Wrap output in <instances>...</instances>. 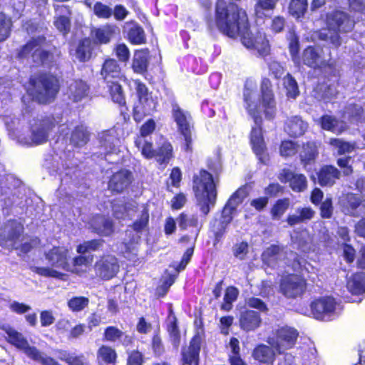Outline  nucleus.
I'll use <instances>...</instances> for the list:
<instances>
[{
    "label": "nucleus",
    "mask_w": 365,
    "mask_h": 365,
    "mask_svg": "<svg viewBox=\"0 0 365 365\" xmlns=\"http://www.w3.org/2000/svg\"><path fill=\"white\" fill-rule=\"evenodd\" d=\"M302 61L311 68H319L334 77L339 74V71L331 60L330 54L325 56L323 50L319 47L309 46L305 48L302 53Z\"/></svg>",
    "instance_id": "nucleus-7"
},
{
    "label": "nucleus",
    "mask_w": 365,
    "mask_h": 365,
    "mask_svg": "<svg viewBox=\"0 0 365 365\" xmlns=\"http://www.w3.org/2000/svg\"><path fill=\"white\" fill-rule=\"evenodd\" d=\"M103 241L101 240H93L84 242L77 247V252L84 254L88 252H93L100 250L103 247Z\"/></svg>",
    "instance_id": "nucleus-60"
},
{
    "label": "nucleus",
    "mask_w": 365,
    "mask_h": 365,
    "mask_svg": "<svg viewBox=\"0 0 365 365\" xmlns=\"http://www.w3.org/2000/svg\"><path fill=\"white\" fill-rule=\"evenodd\" d=\"M173 117L177 124L178 130L184 137L185 141V150H190L191 133L192 128V119L189 112L181 109L178 105L173 106Z\"/></svg>",
    "instance_id": "nucleus-16"
},
{
    "label": "nucleus",
    "mask_w": 365,
    "mask_h": 365,
    "mask_svg": "<svg viewBox=\"0 0 365 365\" xmlns=\"http://www.w3.org/2000/svg\"><path fill=\"white\" fill-rule=\"evenodd\" d=\"M307 128V123L298 116H293L287 120L285 131L293 137H297L303 135Z\"/></svg>",
    "instance_id": "nucleus-33"
},
{
    "label": "nucleus",
    "mask_w": 365,
    "mask_h": 365,
    "mask_svg": "<svg viewBox=\"0 0 365 365\" xmlns=\"http://www.w3.org/2000/svg\"><path fill=\"white\" fill-rule=\"evenodd\" d=\"M354 26V22L348 15L341 11H335L327 15V29L320 31L319 38L322 40L330 41L335 47L341 44L339 32H349Z\"/></svg>",
    "instance_id": "nucleus-4"
},
{
    "label": "nucleus",
    "mask_w": 365,
    "mask_h": 365,
    "mask_svg": "<svg viewBox=\"0 0 365 365\" xmlns=\"http://www.w3.org/2000/svg\"><path fill=\"white\" fill-rule=\"evenodd\" d=\"M307 289L306 280L297 274H288L282 277L279 292L285 297L296 299L304 294Z\"/></svg>",
    "instance_id": "nucleus-15"
},
{
    "label": "nucleus",
    "mask_w": 365,
    "mask_h": 365,
    "mask_svg": "<svg viewBox=\"0 0 365 365\" xmlns=\"http://www.w3.org/2000/svg\"><path fill=\"white\" fill-rule=\"evenodd\" d=\"M273 349L267 345L260 344L254 349L252 356L259 362L264 364L272 363L275 356V352Z\"/></svg>",
    "instance_id": "nucleus-37"
},
{
    "label": "nucleus",
    "mask_w": 365,
    "mask_h": 365,
    "mask_svg": "<svg viewBox=\"0 0 365 365\" xmlns=\"http://www.w3.org/2000/svg\"><path fill=\"white\" fill-rule=\"evenodd\" d=\"M133 180L132 173L127 170H121L114 173L110 178L108 187L112 191L120 192L128 187Z\"/></svg>",
    "instance_id": "nucleus-24"
},
{
    "label": "nucleus",
    "mask_w": 365,
    "mask_h": 365,
    "mask_svg": "<svg viewBox=\"0 0 365 365\" xmlns=\"http://www.w3.org/2000/svg\"><path fill=\"white\" fill-rule=\"evenodd\" d=\"M4 331L7 334V341L14 346L18 349L21 350L29 359L31 357L37 348L30 346L26 338L22 333L19 332L15 329L6 326L3 327Z\"/></svg>",
    "instance_id": "nucleus-19"
},
{
    "label": "nucleus",
    "mask_w": 365,
    "mask_h": 365,
    "mask_svg": "<svg viewBox=\"0 0 365 365\" xmlns=\"http://www.w3.org/2000/svg\"><path fill=\"white\" fill-rule=\"evenodd\" d=\"M137 207L134 201L128 202L122 206L113 205V214L116 218L125 219L126 217H131L132 212Z\"/></svg>",
    "instance_id": "nucleus-47"
},
{
    "label": "nucleus",
    "mask_w": 365,
    "mask_h": 365,
    "mask_svg": "<svg viewBox=\"0 0 365 365\" xmlns=\"http://www.w3.org/2000/svg\"><path fill=\"white\" fill-rule=\"evenodd\" d=\"M45 40V38L41 36L33 38L22 47L19 53V56L21 58L31 56L32 61L36 64L48 63L51 58V54L43 48Z\"/></svg>",
    "instance_id": "nucleus-13"
},
{
    "label": "nucleus",
    "mask_w": 365,
    "mask_h": 365,
    "mask_svg": "<svg viewBox=\"0 0 365 365\" xmlns=\"http://www.w3.org/2000/svg\"><path fill=\"white\" fill-rule=\"evenodd\" d=\"M31 88L28 92L34 100L41 103H46L53 101L59 91L58 79L48 74H43L36 78L30 80Z\"/></svg>",
    "instance_id": "nucleus-6"
},
{
    "label": "nucleus",
    "mask_w": 365,
    "mask_h": 365,
    "mask_svg": "<svg viewBox=\"0 0 365 365\" xmlns=\"http://www.w3.org/2000/svg\"><path fill=\"white\" fill-rule=\"evenodd\" d=\"M92 257L89 256H78L73 259V264L70 265V272L77 274H82L86 268L91 264Z\"/></svg>",
    "instance_id": "nucleus-42"
},
{
    "label": "nucleus",
    "mask_w": 365,
    "mask_h": 365,
    "mask_svg": "<svg viewBox=\"0 0 365 365\" xmlns=\"http://www.w3.org/2000/svg\"><path fill=\"white\" fill-rule=\"evenodd\" d=\"M101 74L107 84L112 81H119L121 77V70L115 60L108 58L103 64Z\"/></svg>",
    "instance_id": "nucleus-28"
},
{
    "label": "nucleus",
    "mask_w": 365,
    "mask_h": 365,
    "mask_svg": "<svg viewBox=\"0 0 365 365\" xmlns=\"http://www.w3.org/2000/svg\"><path fill=\"white\" fill-rule=\"evenodd\" d=\"M272 84L269 79L264 78L261 84V103L258 98L257 86L251 82H247L243 91L245 108L255 121L250 133V143L252 149L259 161L266 163L268 156L265 153V145L262 133L260 115L262 108L265 117L272 119L276 113V103L271 88Z\"/></svg>",
    "instance_id": "nucleus-2"
},
{
    "label": "nucleus",
    "mask_w": 365,
    "mask_h": 365,
    "mask_svg": "<svg viewBox=\"0 0 365 365\" xmlns=\"http://www.w3.org/2000/svg\"><path fill=\"white\" fill-rule=\"evenodd\" d=\"M362 108L360 105L349 103L344 113V118L350 121H359L362 120Z\"/></svg>",
    "instance_id": "nucleus-49"
},
{
    "label": "nucleus",
    "mask_w": 365,
    "mask_h": 365,
    "mask_svg": "<svg viewBox=\"0 0 365 365\" xmlns=\"http://www.w3.org/2000/svg\"><path fill=\"white\" fill-rule=\"evenodd\" d=\"M167 330L169 334L170 341L175 349H178L180 344V333L178 329L177 319L170 314L168 318Z\"/></svg>",
    "instance_id": "nucleus-40"
},
{
    "label": "nucleus",
    "mask_w": 365,
    "mask_h": 365,
    "mask_svg": "<svg viewBox=\"0 0 365 365\" xmlns=\"http://www.w3.org/2000/svg\"><path fill=\"white\" fill-rule=\"evenodd\" d=\"M346 287L352 294H361L365 292V273L357 272L347 280Z\"/></svg>",
    "instance_id": "nucleus-34"
},
{
    "label": "nucleus",
    "mask_w": 365,
    "mask_h": 365,
    "mask_svg": "<svg viewBox=\"0 0 365 365\" xmlns=\"http://www.w3.org/2000/svg\"><path fill=\"white\" fill-rule=\"evenodd\" d=\"M314 214L315 212L311 207H298L295 213L288 216L287 221L289 225L293 226L310 220Z\"/></svg>",
    "instance_id": "nucleus-35"
},
{
    "label": "nucleus",
    "mask_w": 365,
    "mask_h": 365,
    "mask_svg": "<svg viewBox=\"0 0 365 365\" xmlns=\"http://www.w3.org/2000/svg\"><path fill=\"white\" fill-rule=\"evenodd\" d=\"M93 12L100 19H107L113 15V9L101 2H96L93 6Z\"/></svg>",
    "instance_id": "nucleus-64"
},
{
    "label": "nucleus",
    "mask_w": 365,
    "mask_h": 365,
    "mask_svg": "<svg viewBox=\"0 0 365 365\" xmlns=\"http://www.w3.org/2000/svg\"><path fill=\"white\" fill-rule=\"evenodd\" d=\"M89 299L85 297H74L70 299L68 302V307L72 312H78L83 310L88 307Z\"/></svg>",
    "instance_id": "nucleus-59"
},
{
    "label": "nucleus",
    "mask_w": 365,
    "mask_h": 365,
    "mask_svg": "<svg viewBox=\"0 0 365 365\" xmlns=\"http://www.w3.org/2000/svg\"><path fill=\"white\" fill-rule=\"evenodd\" d=\"M317 152V146L314 143H308L304 145L303 150L300 153L302 161L307 165L314 160Z\"/></svg>",
    "instance_id": "nucleus-56"
},
{
    "label": "nucleus",
    "mask_w": 365,
    "mask_h": 365,
    "mask_svg": "<svg viewBox=\"0 0 365 365\" xmlns=\"http://www.w3.org/2000/svg\"><path fill=\"white\" fill-rule=\"evenodd\" d=\"M58 359L66 361L68 365H89L87 359L83 354L76 355L73 353L61 351H59Z\"/></svg>",
    "instance_id": "nucleus-45"
},
{
    "label": "nucleus",
    "mask_w": 365,
    "mask_h": 365,
    "mask_svg": "<svg viewBox=\"0 0 365 365\" xmlns=\"http://www.w3.org/2000/svg\"><path fill=\"white\" fill-rule=\"evenodd\" d=\"M342 309L340 303L331 297H320L311 304L313 317L321 321H331L336 318Z\"/></svg>",
    "instance_id": "nucleus-9"
},
{
    "label": "nucleus",
    "mask_w": 365,
    "mask_h": 365,
    "mask_svg": "<svg viewBox=\"0 0 365 365\" xmlns=\"http://www.w3.org/2000/svg\"><path fill=\"white\" fill-rule=\"evenodd\" d=\"M216 25L219 30L229 37L240 36L242 44L247 48L256 50L262 56L269 53L270 46L264 33H253L249 30L245 11L235 4L218 1L215 9Z\"/></svg>",
    "instance_id": "nucleus-1"
},
{
    "label": "nucleus",
    "mask_w": 365,
    "mask_h": 365,
    "mask_svg": "<svg viewBox=\"0 0 365 365\" xmlns=\"http://www.w3.org/2000/svg\"><path fill=\"white\" fill-rule=\"evenodd\" d=\"M94 232L103 236H108L113 232L112 222L103 216L96 215L90 222Z\"/></svg>",
    "instance_id": "nucleus-30"
},
{
    "label": "nucleus",
    "mask_w": 365,
    "mask_h": 365,
    "mask_svg": "<svg viewBox=\"0 0 365 365\" xmlns=\"http://www.w3.org/2000/svg\"><path fill=\"white\" fill-rule=\"evenodd\" d=\"M140 216L133 225V230L135 233H133V231L128 230L126 235L129 237L131 236V239L127 242H124V256L129 260H135L137 257L138 247L137 244L140 240L139 232H142L148 225L149 220V211L148 209L143 205L141 207Z\"/></svg>",
    "instance_id": "nucleus-10"
},
{
    "label": "nucleus",
    "mask_w": 365,
    "mask_h": 365,
    "mask_svg": "<svg viewBox=\"0 0 365 365\" xmlns=\"http://www.w3.org/2000/svg\"><path fill=\"white\" fill-rule=\"evenodd\" d=\"M179 227L182 230H187L190 227L197 228L199 227L198 218L194 215L182 213L178 218Z\"/></svg>",
    "instance_id": "nucleus-52"
},
{
    "label": "nucleus",
    "mask_w": 365,
    "mask_h": 365,
    "mask_svg": "<svg viewBox=\"0 0 365 365\" xmlns=\"http://www.w3.org/2000/svg\"><path fill=\"white\" fill-rule=\"evenodd\" d=\"M340 172L334 166L323 167L318 175L319 182L323 186H331L339 179Z\"/></svg>",
    "instance_id": "nucleus-32"
},
{
    "label": "nucleus",
    "mask_w": 365,
    "mask_h": 365,
    "mask_svg": "<svg viewBox=\"0 0 365 365\" xmlns=\"http://www.w3.org/2000/svg\"><path fill=\"white\" fill-rule=\"evenodd\" d=\"M238 294L239 292L237 288L234 287H227L221 309L224 311H230L232 307V303L237 299Z\"/></svg>",
    "instance_id": "nucleus-53"
},
{
    "label": "nucleus",
    "mask_w": 365,
    "mask_h": 365,
    "mask_svg": "<svg viewBox=\"0 0 365 365\" xmlns=\"http://www.w3.org/2000/svg\"><path fill=\"white\" fill-rule=\"evenodd\" d=\"M148 56V51L144 50L138 51L135 53L133 61V68L135 72L142 73L146 71Z\"/></svg>",
    "instance_id": "nucleus-44"
},
{
    "label": "nucleus",
    "mask_w": 365,
    "mask_h": 365,
    "mask_svg": "<svg viewBox=\"0 0 365 365\" xmlns=\"http://www.w3.org/2000/svg\"><path fill=\"white\" fill-rule=\"evenodd\" d=\"M116 357L115 351L108 346L103 345L97 351V361L99 365H113Z\"/></svg>",
    "instance_id": "nucleus-38"
},
{
    "label": "nucleus",
    "mask_w": 365,
    "mask_h": 365,
    "mask_svg": "<svg viewBox=\"0 0 365 365\" xmlns=\"http://www.w3.org/2000/svg\"><path fill=\"white\" fill-rule=\"evenodd\" d=\"M200 346L201 337L199 334H195L190 341L189 346L182 349V365H198Z\"/></svg>",
    "instance_id": "nucleus-21"
},
{
    "label": "nucleus",
    "mask_w": 365,
    "mask_h": 365,
    "mask_svg": "<svg viewBox=\"0 0 365 365\" xmlns=\"http://www.w3.org/2000/svg\"><path fill=\"white\" fill-rule=\"evenodd\" d=\"M289 48L290 55L292 58L293 61L296 64H299L300 62V59L298 56L299 51V38L294 32H290L289 35Z\"/></svg>",
    "instance_id": "nucleus-58"
},
{
    "label": "nucleus",
    "mask_w": 365,
    "mask_h": 365,
    "mask_svg": "<svg viewBox=\"0 0 365 365\" xmlns=\"http://www.w3.org/2000/svg\"><path fill=\"white\" fill-rule=\"evenodd\" d=\"M173 157V146L165 138L161 137L158 143L155 150L156 160L160 164L168 163Z\"/></svg>",
    "instance_id": "nucleus-31"
},
{
    "label": "nucleus",
    "mask_w": 365,
    "mask_h": 365,
    "mask_svg": "<svg viewBox=\"0 0 365 365\" xmlns=\"http://www.w3.org/2000/svg\"><path fill=\"white\" fill-rule=\"evenodd\" d=\"M290 201L288 198L278 200L271 210V215L274 220H279L289 208Z\"/></svg>",
    "instance_id": "nucleus-54"
},
{
    "label": "nucleus",
    "mask_w": 365,
    "mask_h": 365,
    "mask_svg": "<svg viewBox=\"0 0 365 365\" xmlns=\"http://www.w3.org/2000/svg\"><path fill=\"white\" fill-rule=\"evenodd\" d=\"M88 140V133L83 125L77 126L71 134V141L76 146H83Z\"/></svg>",
    "instance_id": "nucleus-46"
},
{
    "label": "nucleus",
    "mask_w": 365,
    "mask_h": 365,
    "mask_svg": "<svg viewBox=\"0 0 365 365\" xmlns=\"http://www.w3.org/2000/svg\"><path fill=\"white\" fill-rule=\"evenodd\" d=\"M235 210L227 204L224 207L220 221L216 222V225L213 226V231L217 240H220L224 235L227 227L232 220Z\"/></svg>",
    "instance_id": "nucleus-27"
},
{
    "label": "nucleus",
    "mask_w": 365,
    "mask_h": 365,
    "mask_svg": "<svg viewBox=\"0 0 365 365\" xmlns=\"http://www.w3.org/2000/svg\"><path fill=\"white\" fill-rule=\"evenodd\" d=\"M31 359L41 364V365H60L55 359L48 356L38 349L33 353Z\"/></svg>",
    "instance_id": "nucleus-63"
},
{
    "label": "nucleus",
    "mask_w": 365,
    "mask_h": 365,
    "mask_svg": "<svg viewBox=\"0 0 365 365\" xmlns=\"http://www.w3.org/2000/svg\"><path fill=\"white\" fill-rule=\"evenodd\" d=\"M34 272L39 275L48 277H53L62 280H66L67 275L66 274L59 272L58 271L49 267H34Z\"/></svg>",
    "instance_id": "nucleus-61"
},
{
    "label": "nucleus",
    "mask_w": 365,
    "mask_h": 365,
    "mask_svg": "<svg viewBox=\"0 0 365 365\" xmlns=\"http://www.w3.org/2000/svg\"><path fill=\"white\" fill-rule=\"evenodd\" d=\"M135 145L144 158L147 159L155 158V150L153 148L152 143L148 141L146 138L137 137L135 140Z\"/></svg>",
    "instance_id": "nucleus-43"
},
{
    "label": "nucleus",
    "mask_w": 365,
    "mask_h": 365,
    "mask_svg": "<svg viewBox=\"0 0 365 365\" xmlns=\"http://www.w3.org/2000/svg\"><path fill=\"white\" fill-rule=\"evenodd\" d=\"M100 143L106 155L119 151L120 139L115 129L103 132L100 137Z\"/></svg>",
    "instance_id": "nucleus-25"
},
{
    "label": "nucleus",
    "mask_w": 365,
    "mask_h": 365,
    "mask_svg": "<svg viewBox=\"0 0 365 365\" xmlns=\"http://www.w3.org/2000/svg\"><path fill=\"white\" fill-rule=\"evenodd\" d=\"M255 13L257 18L262 19L273 11L278 0H255Z\"/></svg>",
    "instance_id": "nucleus-39"
},
{
    "label": "nucleus",
    "mask_w": 365,
    "mask_h": 365,
    "mask_svg": "<svg viewBox=\"0 0 365 365\" xmlns=\"http://www.w3.org/2000/svg\"><path fill=\"white\" fill-rule=\"evenodd\" d=\"M58 120L59 117L56 118L53 115H46L34 119V122L31 124V137L24 143L34 145L46 143L50 132L58 123Z\"/></svg>",
    "instance_id": "nucleus-8"
},
{
    "label": "nucleus",
    "mask_w": 365,
    "mask_h": 365,
    "mask_svg": "<svg viewBox=\"0 0 365 365\" xmlns=\"http://www.w3.org/2000/svg\"><path fill=\"white\" fill-rule=\"evenodd\" d=\"M297 336L298 332L296 329L282 327L273 329L267 337V342L276 352L281 354L294 345Z\"/></svg>",
    "instance_id": "nucleus-11"
},
{
    "label": "nucleus",
    "mask_w": 365,
    "mask_h": 365,
    "mask_svg": "<svg viewBox=\"0 0 365 365\" xmlns=\"http://www.w3.org/2000/svg\"><path fill=\"white\" fill-rule=\"evenodd\" d=\"M118 31V27L113 25H105L93 31L96 38L101 43H107L113 35Z\"/></svg>",
    "instance_id": "nucleus-41"
},
{
    "label": "nucleus",
    "mask_w": 365,
    "mask_h": 365,
    "mask_svg": "<svg viewBox=\"0 0 365 365\" xmlns=\"http://www.w3.org/2000/svg\"><path fill=\"white\" fill-rule=\"evenodd\" d=\"M113 101L119 105L125 104V98L118 81H112L107 84Z\"/></svg>",
    "instance_id": "nucleus-50"
},
{
    "label": "nucleus",
    "mask_w": 365,
    "mask_h": 365,
    "mask_svg": "<svg viewBox=\"0 0 365 365\" xmlns=\"http://www.w3.org/2000/svg\"><path fill=\"white\" fill-rule=\"evenodd\" d=\"M46 259L52 266L70 270V264L68 262V250L65 247H54L46 253Z\"/></svg>",
    "instance_id": "nucleus-22"
},
{
    "label": "nucleus",
    "mask_w": 365,
    "mask_h": 365,
    "mask_svg": "<svg viewBox=\"0 0 365 365\" xmlns=\"http://www.w3.org/2000/svg\"><path fill=\"white\" fill-rule=\"evenodd\" d=\"M279 179L282 182H288L289 187L294 192H303L307 187V178L302 174L296 173L290 170H282L279 175Z\"/></svg>",
    "instance_id": "nucleus-20"
},
{
    "label": "nucleus",
    "mask_w": 365,
    "mask_h": 365,
    "mask_svg": "<svg viewBox=\"0 0 365 365\" xmlns=\"http://www.w3.org/2000/svg\"><path fill=\"white\" fill-rule=\"evenodd\" d=\"M23 225L17 220H9L4 226L0 233V245L11 250L17 247L23 232Z\"/></svg>",
    "instance_id": "nucleus-17"
},
{
    "label": "nucleus",
    "mask_w": 365,
    "mask_h": 365,
    "mask_svg": "<svg viewBox=\"0 0 365 365\" xmlns=\"http://www.w3.org/2000/svg\"><path fill=\"white\" fill-rule=\"evenodd\" d=\"M307 8V0H292L289 6V14L298 19L302 16Z\"/></svg>",
    "instance_id": "nucleus-51"
},
{
    "label": "nucleus",
    "mask_w": 365,
    "mask_h": 365,
    "mask_svg": "<svg viewBox=\"0 0 365 365\" xmlns=\"http://www.w3.org/2000/svg\"><path fill=\"white\" fill-rule=\"evenodd\" d=\"M91 42L88 38L81 40L76 50V56L80 61L89 59L91 54Z\"/></svg>",
    "instance_id": "nucleus-48"
},
{
    "label": "nucleus",
    "mask_w": 365,
    "mask_h": 365,
    "mask_svg": "<svg viewBox=\"0 0 365 365\" xmlns=\"http://www.w3.org/2000/svg\"><path fill=\"white\" fill-rule=\"evenodd\" d=\"M283 84L289 98H295L299 95L297 83L290 74H287L284 78Z\"/></svg>",
    "instance_id": "nucleus-57"
},
{
    "label": "nucleus",
    "mask_w": 365,
    "mask_h": 365,
    "mask_svg": "<svg viewBox=\"0 0 365 365\" xmlns=\"http://www.w3.org/2000/svg\"><path fill=\"white\" fill-rule=\"evenodd\" d=\"M262 259L264 264L272 267L287 265L297 272L302 271L303 267L307 269L304 261L299 258L297 253L288 252L277 245L267 247L262 254Z\"/></svg>",
    "instance_id": "nucleus-5"
},
{
    "label": "nucleus",
    "mask_w": 365,
    "mask_h": 365,
    "mask_svg": "<svg viewBox=\"0 0 365 365\" xmlns=\"http://www.w3.org/2000/svg\"><path fill=\"white\" fill-rule=\"evenodd\" d=\"M97 277L103 280H109L119 271L118 259L113 255H106L99 259L94 265Z\"/></svg>",
    "instance_id": "nucleus-18"
},
{
    "label": "nucleus",
    "mask_w": 365,
    "mask_h": 365,
    "mask_svg": "<svg viewBox=\"0 0 365 365\" xmlns=\"http://www.w3.org/2000/svg\"><path fill=\"white\" fill-rule=\"evenodd\" d=\"M321 126L323 129L331 131L334 133H341L346 129V124L344 121H339L334 117L325 115L321 118Z\"/></svg>",
    "instance_id": "nucleus-36"
},
{
    "label": "nucleus",
    "mask_w": 365,
    "mask_h": 365,
    "mask_svg": "<svg viewBox=\"0 0 365 365\" xmlns=\"http://www.w3.org/2000/svg\"><path fill=\"white\" fill-rule=\"evenodd\" d=\"M128 38L132 43L140 44L145 41V34L143 29L134 25L128 31Z\"/></svg>",
    "instance_id": "nucleus-62"
},
{
    "label": "nucleus",
    "mask_w": 365,
    "mask_h": 365,
    "mask_svg": "<svg viewBox=\"0 0 365 365\" xmlns=\"http://www.w3.org/2000/svg\"><path fill=\"white\" fill-rule=\"evenodd\" d=\"M138 96V101L133 108V118L135 121L140 122L146 115L154 112L157 107V101L148 93V88L145 84L138 81L135 82Z\"/></svg>",
    "instance_id": "nucleus-12"
},
{
    "label": "nucleus",
    "mask_w": 365,
    "mask_h": 365,
    "mask_svg": "<svg viewBox=\"0 0 365 365\" xmlns=\"http://www.w3.org/2000/svg\"><path fill=\"white\" fill-rule=\"evenodd\" d=\"M88 86L82 80H72L68 83L66 94L70 100L79 102L88 96Z\"/></svg>",
    "instance_id": "nucleus-26"
},
{
    "label": "nucleus",
    "mask_w": 365,
    "mask_h": 365,
    "mask_svg": "<svg viewBox=\"0 0 365 365\" xmlns=\"http://www.w3.org/2000/svg\"><path fill=\"white\" fill-rule=\"evenodd\" d=\"M261 324V318L258 312L246 310L241 313L240 326L242 329L250 331L256 329Z\"/></svg>",
    "instance_id": "nucleus-29"
},
{
    "label": "nucleus",
    "mask_w": 365,
    "mask_h": 365,
    "mask_svg": "<svg viewBox=\"0 0 365 365\" xmlns=\"http://www.w3.org/2000/svg\"><path fill=\"white\" fill-rule=\"evenodd\" d=\"M192 189L197 205L204 215H207L214 207L217 199V189L212 175L205 170H201L193 177Z\"/></svg>",
    "instance_id": "nucleus-3"
},
{
    "label": "nucleus",
    "mask_w": 365,
    "mask_h": 365,
    "mask_svg": "<svg viewBox=\"0 0 365 365\" xmlns=\"http://www.w3.org/2000/svg\"><path fill=\"white\" fill-rule=\"evenodd\" d=\"M279 365H317V350L313 345L303 346L286 354Z\"/></svg>",
    "instance_id": "nucleus-14"
},
{
    "label": "nucleus",
    "mask_w": 365,
    "mask_h": 365,
    "mask_svg": "<svg viewBox=\"0 0 365 365\" xmlns=\"http://www.w3.org/2000/svg\"><path fill=\"white\" fill-rule=\"evenodd\" d=\"M329 144L332 145L339 155L349 153L355 149V145L348 142L343 141L338 138H331Z\"/></svg>",
    "instance_id": "nucleus-55"
},
{
    "label": "nucleus",
    "mask_w": 365,
    "mask_h": 365,
    "mask_svg": "<svg viewBox=\"0 0 365 365\" xmlns=\"http://www.w3.org/2000/svg\"><path fill=\"white\" fill-rule=\"evenodd\" d=\"M71 15V11L66 6H59L56 9L53 24L63 35H66L70 31Z\"/></svg>",
    "instance_id": "nucleus-23"
}]
</instances>
